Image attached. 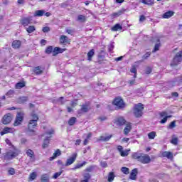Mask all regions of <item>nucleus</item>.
<instances>
[{"label": "nucleus", "instance_id": "obj_1", "mask_svg": "<svg viewBox=\"0 0 182 182\" xmlns=\"http://www.w3.org/2000/svg\"><path fill=\"white\" fill-rule=\"evenodd\" d=\"M32 119L28 122V130L29 132H33V129L38 126V121L39 120V117L36 114H31Z\"/></svg>", "mask_w": 182, "mask_h": 182}, {"label": "nucleus", "instance_id": "obj_2", "mask_svg": "<svg viewBox=\"0 0 182 182\" xmlns=\"http://www.w3.org/2000/svg\"><path fill=\"white\" fill-rule=\"evenodd\" d=\"M112 104L114 106H116V110H121L122 109H124V107H126V103H124V101L120 97L115 98Z\"/></svg>", "mask_w": 182, "mask_h": 182}, {"label": "nucleus", "instance_id": "obj_3", "mask_svg": "<svg viewBox=\"0 0 182 182\" xmlns=\"http://www.w3.org/2000/svg\"><path fill=\"white\" fill-rule=\"evenodd\" d=\"M144 109V106L141 103L136 105L134 108V114L136 117H141L143 115V110Z\"/></svg>", "mask_w": 182, "mask_h": 182}, {"label": "nucleus", "instance_id": "obj_4", "mask_svg": "<svg viewBox=\"0 0 182 182\" xmlns=\"http://www.w3.org/2000/svg\"><path fill=\"white\" fill-rule=\"evenodd\" d=\"M19 153H21L19 149L9 151L4 155V160H12L13 159H15V157L18 156Z\"/></svg>", "mask_w": 182, "mask_h": 182}, {"label": "nucleus", "instance_id": "obj_5", "mask_svg": "<svg viewBox=\"0 0 182 182\" xmlns=\"http://www.w3.org/2000/svg\"><path fill=\"white\" fill-rule=\"evenodd\" d=\"M54 133L55 131L53 129H50L49 132H46V134H48V136H47L43 141L42 145L43 149H48V147L49 146V141L52 137V134H53Z\"/></svg>", "mask_w": 182, "mask_h": 182}, {"label": "nucleus", "instance_id": "obj_6", "mask_svg": "<svg viewBox=\"0 0 182 182\" xmlns=\"http://www.w3.org/2000/svg\"><path fill=\"white\" fill-rule=\"evenodd\" d=\"M181 61H182V50L176 53V55L173 59L172 63H171V66H177V65L181 63Z\"/></svg>", "mask_w": 182, "mask_h": 182}, {"label": "nucleus", "instance_id": "obj_7", "mask_svg": "<svg viewBox=\"0 0 182 182\" xmlns=\"http://www.w3.org/2000/svg\"><path fill=\"white\" fill-rule=\"evenodd\" d=\"M90 104L86 103L81 106L80 109L77 111V114L81 115L83 114V113H87L89 110H90Z\"/></svg>", "mask_w": 182, "mask_h": 182}, {"label": "nucleus", "instance_id": "obj_8", "mask_svg": "<svg viewBox=\"0 0 182 182\" xmlns=\"http://www.w3.org/2000/svg\"><path fill=\"white\" fill-rule=\"evenodd\" d=\"M23 122V112H18L16 116V120L14 122V126H19Z\"/></svg>", "mask_w": 182, "mask_h": 182}, {"label": "nucleus", "instance_id": "obj_9", "mask_svg": "<svg viewBox=\"0 0 182 182\" xmlns=\"http://www.w3.org/2000/svg\"><path fill=\"white\" fill-rule=\"evenodd\" d=\"M140 163H142V164H149L150 161H151V159H150V156L147 154H141V157L139 158Z\"/></svg>", "mask_w": 182, "mask_h": 182}, {"label": "nucleus", "instance_id": "obj_10", "mask_svg": "<svg viewBox=\"0 0 182 182\" xmlns=\"http://www.w3.org/2000/svg\"><path fill=\"white\" fill-rule=\"evenodd\" d=\"M76 157H77V154L74 153L70 159H68L65 163V166H70L73 164L74 161H76Z\"/></svg>", "mask_w": 182, "mask_h": 182}, {"label": "nucleus", "instance_id": "obj_11", "mask_svg": "<svg viewBox=\"0 0 182 182\" xmlns=\"http://www.w3.org/2000/svg\"><path fill=\"white\" fill-rule=\"evenodd\" d=\"M12 121V115L11 114H5L2 118L3 124H9Z\"/></svg>", "mask_w": 182, "mask_h": 182}, {"label": "nucleus", "instance_id": "obj_12", "mask_svg": "<svg viewBox=\"0 0 182 182\" xmlns=\"http://www.w3.org/2000/svg\"><path fill=\"white\" fill-rule=\"evenodd\" d=\"M60 45H70V40H69L68 36L63 35L60 37Z\"/></svg>", "mask_w": 182, "mask_h": 182}, {"label": "nucleus", "instance_id": "obj_13", "mask_svg": "<svg viewBox=\"0 0 182 182\" xmlns=\"http://www.w3.org/2000/svg\"><path fill=\"white\" fill-rule=\"evenodd\" d=\"M26 154L28 156V157H30L31 161H35V152H33L32 149L26 150Z\"/></svg>", "mask_w": 182, "mask_h": 182}, {"label": "nucleus", "instance_id": "obj_14", "mask_svg": "<svg viewBox=\"0 0 182 182\" xmlns=\"http://www.w3.org/2000/svg\"><path fill=\"white\" fill-rule=\"evenodd\" d=\"M66 50V48H60L59 47H55L53 50V56H56L59 53H63Z\"/></svg>", "mask_w": 182, "mask_h": 182}, {"label": "nucleus", "instance_id": "obj_15", "mask_svg": "<svg viewBox=\"0 0 182 182\" xmlns=\"http://www.w3.org/2000/svg\"><path fill=\"white\" fill-rule=\"evenodd\" d=\"M137 173H138V170L137 168H134L130 175H129V178L130 180H136L137 178Z\"/></svg>", "mask_w": 182, "mask_h": 182}, {"label": "nucleus", "instance_id": "obj_16", "mask_svg": "<svg viewBox=\"0 0 182 182\" xmlns=\"http://www.w3.org/2000/svg\"><path fill=\"white\" fill-rule=\"evenodd\" d=\"M83 179L80 182H89L90 178H92V175L89 173H85L82 175Z\"/></svg>", "mask_w": 182, "mask_h": 182}, {"label": "nucleus", "instance_id": "obj_17", "mask_svg": "<svg viewBox=\"0 0 182 182\" xmlns=\"http://www.w3.org/2000/svg\"><path fill=\"white\" fill-rule=\"evenodd\" d=\"M21 41L15 40L12 42L11 46L14 48V49H19L21 48Z\"/></svg>", "mask_w": 182, "mask_h": 182}, {"label": "nucleus", "instance_id": "obj_18", "mask_svg": "<svg viewBox=\"0 0 182 182\" xmlns=\"http://www.w3.org/2000/svg\"><path fill=\"white\" fill-rule=\"evenodd\" d=\"M130 132H132V124L128 123L126 124V127L124 129V134H125V136H127V134H129Z\"/></svg>", "mask_w": 182, "mask_h": 182}, {"label": "nucleus", "instance_id": "obj_19", "mask_svg": "<svg viewBox=\"0 0 182 182\" xmlns=\"http://www.w3.org/2000/svg\"><path fill=\"white\" fill-rule=\"evenodd\" d=\"M117 126H124V124H126V119L123 117H119L117 121Z\"/></svg>", "mask_w": 182, "mask_h": 182}, {"label": "nucleus", "instance_id": "obj_20", "mask_svg": "<svg viewBox=\"0 0 182 182\" xmlns=\"http://www.w3.org/2000/svg\"><path fill=\"white\" fill-rule=\"evenodd\" d=\"M21 23L23 24V26H28L29 23H31V18L27 17L24 18L21 21Z\"/></svg>", "mask_w": 182, "mask_h": 182}, {"label": "nucleus", "instance_id": "obj_21", "mask_svg": "<svg viewBox=\"0 0 182 182\" xmlns=\"http://www.w3.org/2000/svg\"><path fill=\"white\" fill-rule=\"evenodd\" d=\"M162 156L164 157H167L169 160H173V153L170 152V151H164L162 153Z\"/></svg>", "mask_w": 182, "mask_h": 182}, {"label": "nucleus", "instance_id": "obj_22", "mask_svg": "<svg viewBox=\"0 0 182 182\" xmlns=\"http://www.w3.org/2000/svg\"><path fill=\"white\" fill-rule=\"evenodd\" d=\"M141 2L149 6H153V5H154V0H141Z\"/></svg>", "mask_w": 182, "mask_h": 182}, {"label": "nucleus", "instance_id": "obj_23", "mask_svg": "<svg viewBox=\"0 0 182 182\" xmlns=\"http://www.w3.org/2000/svg\"><path fill=\"white\" fill-rule=\"evenodd\" d=\"M173 15H174V12L169 11H167L165 14H164L163 18L164 19H168V18H171V16H173Z\"/></svg>", "mask_w": 182, "mask_h": 182}, {"label": "nucleus", "instance_id": "obj_24", "mask_svg": "<svg viewBox=\"0 0 182 182\" xmlns=\"http://www.w3.org/2000/svg\"><path fill=\"white\" fill-rule=\"evenodd\" d=\"M26 102H28V97H19L17 99V103H19V105H22Z\"/></svg>", "mask_w": 182, "mask_h": 182}, {"label": "nucleus", "instance_id": "obj_25", "mask_svg": "<svg viewBox=\"0 0 182 182\" xmlns=\"http://www.w3.org/2000/svg\"><path fill=\"white\" fill-rule=\"evenodd\" d=\"M33 73L36 75H42V73H43V70H42V68L39 66L35 67L33 69Z\"/></svg>", "mask_w": 182, "mask_h": 182}, {"label": "nucleus", "instance_id": "obj_26", "mask_svg": "<svg viewBox=\"0 0 182 182\" xmlns=\"http://www.w3.org/2000/svg\"><path fill=\"white\" fill-rule=\"evenodd\" d=\"M112 137H113V135H109L107 136H100L99 141H109V140H110V139H112Z\"/></svg>", "mask_w": 182, "mask_h": 182}, {"label": "nucleus", "instance_id": "obj_27", "mask_svg": "<svg viewBox=\"0 0 182 182\" xmlns=\"http://www.w3.org/2000/svg\"><path fill=\"white\" fill-rule=\"evenodd\" d=\"M87 164V162L84 161L82 164H77L74 168H72V170H77L79 168H82L84 166H86Z\"/></svg>", "mask_w": 182, "mask_h": 182}, {"label": "nucleus", "instance_id": "obj_28", "mask_svg": "<svg viewBox=\"0 0 182 182\" xmlns=\"http://www.w3.org/2000/svg\"><path fill=\"white\" fill-rule=\"evenodd\" d=\"M122 29H123V27L119 23L115 24L112 28V31H113L114 32H117V31H122Z\"/></svg>", "mask_w": 182, "mask_h": 182}, {"label": "nucleus", "instance_id": "obj_29", "mask_svg": "<svg viewBox=\"0 0 182 182\" xmlns=\"http://www.w3.org/2000/svg\"><path fill=\"white\" fill-rule=\"evenodd\" d=\"M87 55V60L90 61L92 60V58H93V56H95V50L94 49L90 50Z\"/></svg>", "mask_w": 182, "mask_h": 182}, {"label": "nucleus", "instance_id": "obj_30", "mask_svg": "<svg viewBox=\"0 0 182 182\" xmlns=\"http://www.w3.org/2000/svg\"><path fill=\"white\" fill-rule=\"evenodd\" d=\"M60 150L57 149L55 153L53 154V156L50 158V161L54 160V159L57 158L58 156H60Z\"/></svg>", "mask_w": 182, "mask_h": 182}, {"label": "nucleus", "instance_id": "obj_31", "mask_svg": "<svg viewBox=\"0 0 182 182\" xmlns=\"http://www.w3.org/2000/svg\"><path fill=\"white\" fill-rule=\"evenodd\" d=\"M45 15L44 10H37L34 13V16H43Z\"/></svg>", "mask_w": 182, "mask_h": 182}, {"label": "nucleus", "instance_id": "obj_32", "mask_svg": "<svg viewBox=\"0 0 182 182\" xmlns=\"http://www.w3.org/2000/svg\"><path fill=\"white\" fill-rule=\"evenodd\" d=\"M41 182H49V175L45 173L41 176Z\"/></svg>", "mask_w": 182, "mask_h": 182}, {"label": "nucleus", "instance_id": "obj_33", "mask_svg": "<svg viewBox=\"0 0 182 182\" xmlns=\"http://www.w3.org/2000/svg\"><path fill=\"white\" fill-rule=\"evenodd\" d=\"M114 177H116V176H114V173L109 172L108 174V182H113Z\"/></svg>", "mask_w": 182, "mask_h": 182}, {"label": "nucleus", "instance_id": "obj_34", "mask_svg": "<svg viewBox=\"0 0 182 182\" xmlns=\"http://www.w3.org/2000/svg\"><path fill=\"white\" fill-rule=\"evenodd\" d=\"M157 43L156 44H155L154 48L153 50V52H157V50H159L160 49V46H161V44L160 43V39L157 40Z\"/></svg>", "mask_w": 182, "mask_h": 182}, {"label": "nucleus", "instance_id": "obj_35", "mask_svg": "<svg viewBox=\"0 0 182 182\" xmlns=\"http://www.w3.org/2000/svg\"><path fill=\"white\" fill-rule=\"evenodd\" d=\"M141 154H142L135 152L132 154V158H134L135 160H137L139 161L140 160V157H141Z\"/></svg>", "mask_w": 182, "mask_h": 182}, {"label": "nucleus", "instance_id": "obj_36", "mask_svg": "<svg viewBox=\"0 0 182 182\" xmlns=\"http://www.w3.org/2000/svg\"><path fill=\"white\" fill-rule=\"evenodd\" d=\"M26 31L28 33H32L36 31V28H35V26H29L28 28H26Z\"/></svg>", "mask_w": 182, "mask_h": 182}, {"label": "nucleus", "instance_id": "obj_37", "mask_svg": "<svg viewBox=\"0 0 182 182\" xmlns=\"http://www.w3.org/2000/svg\"><path fill=\"white\" fill-rule=\"evenodd\" d=\"M11 132V128L9 127H5L3 131L0 132L1 136H4V134H6Z\"/></svg>", "mask_w": 182, "mask_h": 182}, {"label": "nucleus", "instance_id": "obj_38", "mask_svg": "<svg viewBox=\"0 0 182 182\" xmlns=\"http://www.w3.org/2000/svg\"><path fill=\"white\" fill-rule=\"evenodd\" d=\"M75 123H76V117H73L70 118V119L68 120L69 126H73L75 124Z\"/></svg>", "mask_w": 182, "mask_h": 182}, {"label": "nucleus", "instance_id": "obj_39", "mask_svg": "<svg viewBox=\"0 0 182 182\" xmlns=\"http://www.w3.org/2000/svg\"><path fill=\"white\" fill-rule=\"evenodd\" d=\"M22 87H25V82H19L16 84V89H22Z\"/></svg>", "mask_w": 182, "mask_h": 182}, {"label": "nucleus", "instance_id": "obj_40", "mask_svg": "<svg viewBox=\"0 0 182 182\" xmlns=\"http://www.w3.org/2000/svg\"><path fill=\"white\" fill-rule=\"evenodd\" d=\"M77 21H79L80 22H86V16H83V15H79L77 16Z\"/></svg>", "mask_w": 182, "mask_h": 182}, {"label": "nucleus", "instance_id": "obj_41", "mask_svg": "<svg viewBox=\"0 0 182 182\" xmlns=\"http://www.w3.org/2000/svg\"><path fill=\"white\" fill-rule=\"evenodd\" d=\"M175 83L178 85H182V75L175 79Z\"/></svg>", "mask_w": 182, "mask_h": 182}, {"label": "nucleus", "instance_id": "obj_42", "mask_svg": "<svg viewBox=\"0 0 182 182\" xmlns=\"http://www.w3.org/2000/svg\"><path fill=\"white\" fill-rule=\"evenodd\" d=\"M121 171L124 173V174H129V173H130V169H129V168L127 167H122L121 168Z\"/></svg>", "mask_w": 182, "mask_h": 182}, {"label": "nucleus", "instance_id": "obj_43", "mask_svg": "<svg viewBox=\"0 0 182 182\" xmlns=\"http://www.w3.org/2000/svg\"><path fill=\"white\" fill-rule=\"evenodd\" d=\"M129 151H130V149H126L125 151H122L120 153L122 157H127V156H129Z\"/></svg>", "mask_w": 182, "mask_h": 182}, {"label": "nucleus", "instance_id": "obj_44", "mask_svg": "<svg viewBox=\"0 0 182 182\" xmlns=\"http://www.w3.org/2000/svg\"><path fill=\"white\" fill-rule=\"evenodd\" d=\"M171 117H172L171 115H168V116H166L164 117L161 121L160 123L161 124H164V123H166L167 122V119H170Z\"/></svg>", "mask_w": 182, "mask_h": 182}, {"label": "nucleus", "instance_id": "obj_45", "mask_svg": "<svg viewBox=\"0 0 182 182\" xmlns=\"http://www.w3.org/2000/svg\"><path fill=\"white\" fill-rule=\"evenodd\" d=\"M114 49V42H111L109 45H108V51L112 52Z\"/></svg>", "mask_w": 182, "mask_h": 182}, {"label": "nucleus", "instance_id": "obj_46", "mask_svg": "<svg viewBox=\"0 0 182 182\" xmlns=\"http://www.w3.org/2000/svg\"><path fill=\"white\" fill-rule=\"evenodd\" d=\"M94 168H96V166H90L85 168V171H87V173H92Z\"/></svg>", "mask_w": 182, "mask_h": 182}, {"label": "nucleus", "instance_id": "obj_47", "mask_svg": "<svg viewBox=\"0 0 182 182\" xmlns=\"http://www.w3.org/2000/svg\"><path fill=\"white\" fill-rule=\"evenodd\" d=\"M38 177V175L36 174V172H33L30 174L29 178L31 181H33Z\"/></svg>", "mask_w": 182, "mask_h": 182}, {"label": "nucleus", "instance_id": "obj_48", "mask_svg": "<svg viewBox=\"0 0 182 182\" xmlns=\"http://www.w3.org/2000/svg\"><path fill=\"white\" fill-rule=\"evenodd\" d=\"M148 137L151 140H153L156 137V133L154 132H150L148 134Z\"/></svg>", "mask_w": 182, "mask_h": 182}, {"label": "nucleus", "instance_id": "obj_49", "mask_svg": "<svg viewBox=\"0 0 182 182\" xmlns=\"http://www.w3.org/2000/svg\"><path fill=\"white\" fill-rule=\"evenodd\" d=\"M171 143L172 144H174V146H177L178 144V138L175 137L172 139V140L171 141Z\"/></svg>", "mask_w": 182, "mask_h": 182}, {"label": "nucleus", "instance_id": "obj_50", "mask_svg": "<svg viewBox=\"0 0 182 182\" xmlns=\"http://www.w3.org/2000/svg\"><path fill=\"white\" fill-rule=\"evenodd\" d=\"M53 52V47L48 46L46 50V53H48V55L52 53Z\"/></svg>", "mask_w": 182, "mask_h": 182}, {"label": "nucleus", "instance_id": "obj_51", "mask_svg": "<svg viewBox=\"0 0 182 182\" xmlns=\"http://www.w3.org/2000/svg\"><path fill=\"white\" fill-rule=\"evenodd\" d=\"M63 173V171H60V172L55 173L53 176V178H55V179L58 178V177H60V176H61Z\"/></svg>", "mask_w": 182, "mask_h": 182}, {"label": "nucleus", "instance_id": "obj_52", "mask_svg": "<svg viewBox=\"0 0 182 182\" xmlns=\"http://www.w3.org/2000/svg\"><path fill=\"white\" fill-rule=\"evenodd\" d=\"M14 93H15V91H14V90H10L6 95L9 97H12V96H14Z\"/></svg>", "mask_w": 182, "mask_h": 182}, {"label": "nucleus", "instance_id": "obj_53", "mask_svg": "<svg viewBox=\"0 0 182 182\" xmlns=\"http://www.w3.org/2000/svg\"><path fill=\"white\" fill-rule=\"evenodd\" d=\"M174 127H176V121L171 122L168 127V129H174Z\"/></svg>", "mask_w": 182, "mask_h": 182}, {"label": "nucleus", "instance_id": "obj_54", "mask_svg": "<svg viewBox=\"0 0 182 182\" xmlns=\"http://www.w3.org/2000/svg\"><path fill=\"white\" fill-rule=\"evenodd\" d=\"M65 98L63 97H60L58 100V103H60L61 105H65L66 103V100H63Z\"/></svg>", "mask_w": 182, "mask_h": 182}, {"label": "nucleus", "instance_id": "obj_55", "mask_svg": "<svg viewBox=\"0 0 182 182\" xmlns=\"http://www.w3.org/2000/svg\"><path fill=\"white\" fill-rule=\"evenodd\" d=\"M9 174H10V176H14V174H15V168H11L9 171H8Z\"/></svg>", "mask_w": 182, "mask_h": 182}, {"label": "nucleus", "instance_id": "obj_56", "mask_svg": "<svg viewBox=\"0 0 182 182\" xmlns=\"http://www.w3.org/2000/svg\"><path fill=\"white\" fill-rule=\"evenodd\" d=\"M150 55H151L150 53V52H147L146 54H144L143 56H142V59H147L148 58H150Z\"/></svg>", "mask_w": 182, "mask_h": 182}, {"label": "nucleus", "instance_id": "obj_57", "mask_svg": "<svg viewBox=\"0 0 182 182\" xmlns=\"http://www.w3.org/2000/svg\"><path fill=\"white\" fill-rule=\"evenodd\" d=\"M43 32H44V33H46L47 32H50V28L46 26V27H43L42 29Z\"/></svg>", "mask_w": 182, "mask_h": 182}, {"label": "nucleus", "instance_id": "obj_58", "mask_svg": "<svg viewBox=\"0 0 182 182\" xmlns=\"http://www.w3.org/2000/svg\"><path fill=\"white\" fill-rule=\"evenodd\" d=\"M100 166L103 168H106V167H107V163L106 161H101L100 162Z\"/></svg>", "mask_w": 182, "mask_h": 182}, {"label": "nucleus", "instance_id": "obj_59", "mask_svg": "<svg viewBox=\"0 0 182 182\" xmlns=\"http://www.w3.org/2000/svg\"><path fill=\"white\" fill-rule=\"evenodd\" d=\"M145 73L146 75H150V73H151V68L147 67L145 70Z\"/></svg>", "mask_w": 182, "mask_h": 182}, {"label": "nucleus", "instance_id": "obj_60", "mask_svg": "<svg viewBox=\"0 0 182 182\" xmlns=\"http://www.w3.org/2000/svg\"><path fill=\"white\" fill-rule=\"evenodd\" d=\"M120 15H122V11H118L117 13L112 14V16H114L116 18H117V16H120Z\"/></svg>", "mask_w": 182, "mask_h": 182}, {"label": "nucleus", "instance_id": "obj_61", "mask_svg": "<svg viewBox=\"0 0 182 182\" xmlns=\"http://www.w3.org/2000/svg\"><path fill=\"white\" fill-rule=\"evenodd\" d=\"M131 73H137V69L135 66H133L130 70Z\"/></svg>", "mask_w": 182, "mask_h": 182}, {"label": "nucleus", "instance_id": "obj_62", "mask_svg": "<svg viewBox=\"0 0 182 182\" xmlns=\"http://www.w3.org/2000/svg\"><path fill=\"white\" fill-rule=\"evenodd\" d=\"M146 21V16L144 15L140 16L139 22H144Z\"/></svg>", "mask_w": 182, "mask_h": 182}, {"label": "nucleus", "instance_id": "obj_63", "mask_svg": "<svg viewBox=\"0 0 182 182\" xmlns=\"http://www.w3.org/2000/svg\"><path fill=\"white\" fill-rule=\"evenodd\" d=\"M73 32L74 31L72 29H69V28L66 29V33H68V35H73Z\"/></svg>", "mask_w": 182, "mask_h": 182}, {"label": "nucleus", "instance_id": "obj_64", "mask_svg": "<svg viewBox=\"0 0 182 182\" xmlns=\"http://www.w3.org/2000/svg\"><path fill=\"white\" fill-rule=\"evenodd\" d=\"M160 116H161V117H166V116H168L167 112H161Z\"/></svg>", "mask_w": 182, "mask_h": 182}]
</instances>
